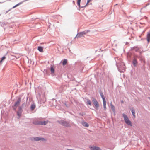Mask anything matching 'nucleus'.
<instances>
[{
    "label": "nucleus",
    "mask_w": 150,
    "mask_h": 150,
    "mask_svg": "<svg viewBox=\"0 0 150 150\" xmlns=\"http://www.w3.org/2000/svg\"><path fill=\"white\" fill-rule=\"evenodd\" d=\"M106 101L103 102V108H104V110H105L106 109Z\"/></svg>",
    "instance_id": "23"
},
{
    "label": "nucleus",
    "mask_w": 150,
    "mask_h": 150,
    "mask_svg": "<svg viewBox=\"0 0 150 150\" xmlns=\"http://www.w3.org/2000/svg\"><path fill=\"white\" fill-rule=\"evenodd\" d=\"M122 116L124 118L125 122L126 124L128 125L132 126V123L129 120L127 116L125 114L123 113Z\"/></svg>",
    "instance_id": "2"
},
{
    "label": "nucleus",
    "mask_w": 150,
    "mask_h": 150,
    "mask_svg": "<svg viewBox=\"0 0 150 150\" xmlns=\"http://www.w3.org/2000/svg\"><path fill=\"white\" fill-rule=\"evenodd\" d=\"M28 100V98H27L26 102H23L21 106H19L20 107H21L23 109H24L25 108L27 105V101Z\"/></svg>",
    "instance_id": "9"
},
{
    "label": "nucleus",
    "mask_w": 150,
    "mask_h": 150,
    "mask_svg": "<svg viewBox=\"0 0 150 150\" xmlns=\"http://www.w3.org/2000/svg\"><path fill=\"white\" fill-rule=\"evenodd\" d=\"M0 3H1V2H0Z\"/></svg>",
    "instance_id": "47"
},
{
    "label": "nucleus",
    "mask_w": 150,
    "mask_h": 150,
    "mask_svg": "<svg viewBox=\"0 0 150 150\" xmlns=\"http://www.w3.org/2000/svg\"><path fill=\"white\" fill-rule=\"evenodd\" d=\"M78 1H81V0H77Z\"/></svg>",
    "instance_id": "45"
},
{
    "label": "nucleus",
    "mask_w": 150,
    "mask_h": 150,
    "mask_svg": "<svg viewBox=\"0 0 150 150\" xmlns=\"http://www.w3.org/2000/svg\"><path fill=\"white\" fill-rule=\"evenodd\" d=\"M62 65L64 66L67 64V59H64L62 61Z\"/></svg>",
    "instance_id": "16"
},
{
    "label": "nucleus",
    "mask_w": 150,
    "mask_h": 150,
    "mask_svg": "<svg viewBox=\"0 0 150 150\" xmlns=\"http://www.w3.org/2000/svg\"><path fill=\"white\" fill-rule=\"evenodd\" d=\"M90 149L91 150H101L99 147L96 146H91Z\"/></svg>",
    "instance_id": "11"
},
{
    "label": "nucleus",
    "mask_w": 150,
    "mask_h": 150,
    "mask_svg": "<svg viewBox=\"0 0 150 150\" xmlns=\"http://www.w3.org/2000/svg\"><path fill=\"white\" fill-rule=\"evenodd\" d=\"M82 125L86 127H88L89 126L88 124L86 122L84 121H83L82 122Z\"/></svg>",
    "instance_id": "15"
},
{
    "label": "nucleus",
    "mask_w": 150,
    "mask_h": 150,
    "mask_svg": "<svg viewBox=\"0 0 150 150\" xmlns=\"http://www.w3.org/2000/svg\"><path fill=\"white\" fill-rule=\"evenodd\" d=\"M11 107H12V108H13V110H14V111H16V108L18 107H15V106H14V105H13Z\"/></svg>",
    "instance_id": "25"
},
{
    "label": "nucleus",
    "mask_w": 150,
    "mask_h": 150,
    "mask_svg": "<svg viewBox=\"0 0 150 150\" xmlns=\"http://www.w3.org/2000/svg\"><path fill=\"white\" fill-rule=\"evenodd\" d=\"M36 107V105L35 103H33L32 104L30 107V109L32 110H33Z\"/></svg>",
    "instance_id": "13"
},
{
    "label": "nucleus",
    "mask_w": 150,
    "mask_h": 150,
    "mask_svg": "<svg viewBox=\"0 0 150 150\" xmlns=\"http://www.w3.org/2000/svg\"><path fill=\"white\" fill-rule=\"evenodd\" d=\"M3 61L1 59L0 61V65H1L2 63V62Z\"/></svg>",
    "instance_id": "36"
},
{
    "label": "nucleus",
    "mask_w": 150,
    "mask_h": 150,
    "mask_svg": "<svg viewBox=\"0 0 150 150\" xmlns=\"http://www.w3.org/2000/svg\"><path fill=\"white\" fill-rule=\"evenodd\" d=\"M7 24V22H4L2 23L1 26H4V25H6Z\"/></svg>",
    "instance_id": "27"
},
{
    "label": "nucleus",
    "mask_w": 150,
    "mask_h": 150,
    "mask_svg": "<svg viewBox=\"0 0 150 150\" xmlns=\"http://www.w3.org/2000/svg\"><path fill=\"white\" fill-rule=\"evenodd\" d=\"M33 123L36 125H40V121L35 122Z\"/></svg>",
    "instance_id": "24"
},
{
    "label": "nucleus",
    "mask_w": 150,
    "mask_h": 150,
    "mask_svg": "<svg viewBox=\"0 0 150 150\" xmlns=\"http://www.w3.org/2000/svg\"><path fill=\"white\" fill-rule=\"evenodd\" d=\"M85 32L84 31L79 32L77 33L75 38H80L82 37L83 35H85Z\"/></svg>",
    "instance_id": "6"
},
{
    "label": "nucleus",
    "mask_w": 150,
    "mask_h": 150,
    "mask_svg": "<svg viewBox=\"0 0 150 150\" xmlns=\"http://www.w3.org/2000/svg\"><path fill=\"white\" fill-rule=\"evenodd\" d=\"M122 65H123V67L122 68V70H125V66L124 65V64L123 63H122Z\"/></svg>",
    "instance_id": "31"
},
{
    "label": "nucleus",
    "mask_w": 150,
    "mask_h": 150,
    "mask_svg": "<svg viewBox=\"0 0 150 150\" xmlns=\"http://www.w3.org/2000/svg\"><path fill=\"white\" fill-rule=\"evenodd\" d=\"M79 115L81 116H84L86 114L84 112H82V113H79Z\"/></svg>",
    "instance_id": "28"
},
{
    "label": "nucleus",
    "mask_w": 150,
    "mask_h": 150,
    "mask_svg": "<svg viewBox=\"0 0 150 150\" xmlns=\"http://www.w3.org/2000/svg\"><path fill=\"white\" fill-rule=\"evenodd\" d=\"M64 105H65V106L67 107V108H68L69 107V105H68L66 103H64Z\"/></svg>",
    "instance_id": "37"
},
{
    "label": "nucleus",
    "mask_w": 150,
    "mask_h": 150,
    "mask_svg": "<svg viewBox=\"0 0 150 150\" xmlns=\"http://www.w3.org/2000/svg\"><path fill=\"white\" fill-rule=\"evenodd\" d=\"M123 102H124V101H123V100H122V101H121V103H123Z\"/></svg>",
    "instance_id": "41"
},
{
    "label": "nucleus",
    "mask_w": 150,
    "mask_h": 150,
    "mask_svg": "<svg viewBox=\"0 0 150 150\" xmlns=\"http://www.w3.org/2000/svg\"><path fill=\"white\" fill-rule=\"evenodd\" d=\"M117 68H118V70L120 72H122V71H121L120 70V68L118 67V66L117 65Z\"/></svg>",
    "instance_id": "38"
},
{
    "label": "nucleus",
    "mask_w": 150,
    "mask_h": 150,
    "mask_svg": "<svg viewBox=\"0 0 150 150\" xmlns=\"http://www.w3.org/2000/svg\"><path fill=\"white\" fill-rule=\"evenodd\" d=\"M130 110L132 113V115L135 118L136 116L135 115V112L134 108L132 107L130 109Z\"/></svg>",
    "instance_id": "12"
},
{
    "label": "nucleus",
    "mask_w": 150,
    "mask_h": 150,
    "mask_svg": "<svg viewBox=\"0 0 150 150\" xmlns=\"http://www.w3.org/2000/svg\"><path fill=\"white\" fill-rule=\"evenodd\" d=\"M131 49L132 50H134L136 51L137 52V51H138V50H139V48L138 47H137L134 46L132 47H131Z\"/></svg>",
    "instance_id": "22"
},
{
    "label": "nucleus",
    "mask_w": 150,
    "mask_h": 150,
    "mask_svg": "<svg viewBox=\"0 0 150 150\" xmlns=\"http://www.w3.org/2000/svg\"><path fill=\"white\" fill-rule=\"evenodd\" d=\"M91 1V0H87L86 4L87 5L88 4L90 1Z\"/></svg>",
    "instance_id": "35"
},
{
    "label": "nucleus",
    "mask_w": 150,
    "mask_h": 150,
    "mask_svg": "<svg viewBox=\"0 0 150 150\" xmlns=\"http://www.w3.org/2000/svg\"><path fill=\"white\" fill-rule=\"evenodd\" d=\"M73 3L74 4H75V1H73Z\"/></svg>",
    "instance_id": "43"
},
{
    "label": "nucleus",
    "mask_w": 150,
    "mask_h": 150,
    "mask_svg": "<svg viewBox=\"0 0 150 150\" xmlns=\"http://www.w3.org/2000/svg\"><path fill=\"white\" fill-rule=\"evenodd\" d=\"M110 106H111V109L112 110V111L114 112H115V107L114 106V105L112 104V102H111V103H110Z\"/></svg>",
    "instance_id": "20"
},
{
    "label": "nucleus",
    "mask_w": 150,
    "mask_h": 150,
    "mask_svg": "<svg viewBox=\"0 0 150 150\" xmlns=\"http://www.w3.org/2000/svg\"><path fill=\"white\" fill-rule=\"evenodd\" d=\"M6 54H5V55L4 56L2 57V58H1V59L3 61L4 59H5L6 57Z\"/></svg>",
    "instance_id": "26"
},
{
    "label": "nucleus",
    "mask_w": 150,
    "mask_h": 150,
    "mask_svg": "<svg viewBox=\"0 0 150 150\" xmlns=\"http://www.w3.org/2000/svg\"><path fill=\"white\" fill-rule=\"evenodd\" d=\"M23 1H22V2H20L19 3H18V4H17L16 5V6L17 7V6H19L20 5L22 4L23 3Z\"/></svg>",
    "instance_id": "29"
},
{
    "label": "nucleus",
    "mask_w": 150,
    "mask_h": 150,
    "mask_svg": "<svg viewBox=\"0 0 150 150\" xmlns=\"http://www.w3.org/2000/svg\"><path fill=\"white\" fill-rule=\"evenodd\" d=\"M86 103L87 105H89L90 106L91 105V100L88 98H87L86 99Z\"/></svg>",
    "instance_id": "18"
},
{
    "label": "nucleus",
    "mask_w": 150,
    "mask_h": 150,
    "mask_svg": "<svg viewBox=\"0 0 150 150\" xmlns=\"http://www.w3.org/2000/svg\"><path fill=\"white\" fill-rule=\"evenodd\" d=\"M16 5H15V6H13V7H12V8H14L16 7Z\"/></svg>",
    "instance_id": "40"
},
{
    "label": "nucleus",
    "mask_w": 150,
    "mask_h": 150,
    "mask_svg": "<svg viewBox=\"0 0 150 150\" xmlns=\"http://www.w3.org/2000/svg\"><path fill=\"white\" fill-rule=\"evenodd\" d=\"M57 122L59 124L65 127H71L69 122H67L63 120H61L58 121Z\"/></svg>",
    "instance_id": "1"
},
{
    "label": "nucleus",
    "mask_w": 150,
    "mask_h": 150,
    "mask_svg": "<svg viewBox=\"0 0 150 150\" xmlns=\"http://www.w3.org/2000/svg\"><path fill=\"white\" fill-rule=\"evenodd\" d=\"M23 1H22V2H20L19 3H18V4H17L16 5V6L17 7V6H19L20 5L22 4L23 3Z\"/></svg>",
    "instance_id": "30"
},
{
    "label": "nucleus",
    "mask_w": 150,
    "mask_h": 150,
    "mask_svg": "<svg viewBox=\"0 0 150 150\" xmlns=\"http://www.w3.org/2000/svg\"><path fill=\"white\" fill-rule=\"evenodd\" d=\"M92 102L94 104V105H95V106L96 108H98L99 106V104L98 103L97 101L96 100L95 98H93L92 100Z\"/></svg>",
    "instance_id": "7"
},
{
    "label": "nucleus",
    "mask_w": 150,
    "mask_h": 150,
    "mask_svg": "<svg viewBox=\"0 0 150 150\" xmlns=\"http://www.w3.org/2000/svg\"><path fill=\"white\" fill-rule=\"evenodd\" d=\"M132 64L134 67H136L137 63V61L136 58L134 57L132 60Z\"/></svg>",
    "instance_id": "8"
},
{
    "label": "nucleus",
    "mask_w": 150,
    "mask_h": 150,
    "mask_svg": "<svg viewBox=\"0 0 150 150\" xmlns=\"http://www.w3.org/2000/svg\"><path fill=\"white\" fill-rule=\"evenodd\" d=\"M90 31L89 30H85L84 31L86 32L85 33V34H86V33H88V32H89Z\"/></svg>",
    "instance_id": "34"
},
{
    "label": "nucleus",
    "mask_w": 150,
    "mask_h": 150,
    "mask_svg": "<svg viewBox=\"0 0 150 150\" xmlns=\"http://www.w3.org/2000/svg\"><path fill=\"white\" fill-rule=\"evenodd\" d=\"M81 1H77V5H80Z\"/></svg>",
    "instance_id": "32"
},
{
    "label": "nucleus",
    "mask_w": 150,
    "mask_h": 150,
    "mask_svg": "<svg viewBox=\"0 0 150 150\" xmlns=\"http://www.w3.org/2000/svg\"><path fill=\"white\" fill-rule=\"evenodd\" d=\"M30 139L32 141H37L40 140L44 141L45 139L42 137H31L30 138Z\"/></svg>",
    "instance_id": "4"
},
{
    "label": "nucleus",
    "mask_w": 150,
    "mask_h": 150,
    "mask_svg": "<svg viewBox=\"0 0 150 150\" xmlns=\"http://www.w3.org/2000/svg\"><path fill=\"white\" fill-rule=\"evenodd\" d=\"M147 40L148 43L150 41V33H148L147 35Z\"/></svg>",
    "instance_id": "21"
},
{
    "label": "nucleus",
    "mask_w": 150,
    "mask_h": 150,
    "mask_svg": "<svg viewBox=\"0 0 150 150\" xmlns=\"http://www.w3.org/2000/svg\"><path fill=\"white\" fill-rule=\"evenodd\" d=\"M87 5L86 4L85 6H81V8H83L84 7H86Z\"/></svg>",
    "instance_id": "33"
},
{
    "label": "nucleus",
    "mask_w": 150,
    "mask_h": 150,
    "mask_svg": "<svg viewBox=\"0 0 150 150\" xmlns=\"http://www.w3.org/2000/svg\"><path fill=\"white\" fill-rule=\"evenodd\" d=\"M108 79H112V78H108Z\"/></svg>",
    "instance_id": "42"
},
{
    "label": "nucleus",
    "mask_w": 150,
    "mask_h": 150,
    "mask_svg": "<svg viewBox=\"0 0 150 150\" xmlns=\"http://www.w3.org/2000/svg\"><path fill=\"white\" fill-rule=\"evenodd\" d=\"M21 100V98L20 97H18L17 100L14 103V105L15 107H18L20 105Z\"/></svg>",
    "instance_id": "5"
},
{
    "label": "nucleus",
    "mask_w": 150,
    "mask_h": 150,
    "mask_svg": "<svg viewBox=\"0 0 150 150\" xmlns=\"http://www.w3.org/2000/svg\"><path fill=\"white\" fill-rule=\"evenodd\" d=\"M23 109L20 106H18V109L16 111V114L18 116V118H20L21 116L22 113L23 112Z\"/></svg>",
    "instance_id": "3"
},
{
    "label": "nucleus",
    "mask_w": 150,
    "mask_h": 150,
    "mask_svg": "<svg viewBox=\"0 0 150 150\" xmlns=\"http://www.w3.org/2000/svg\"><path fill=\"white\" fill-rule=\"evenodd\" d=\"M78 6L79 7V10H80L79 8H81V6L80 5H78Z\"/></svg>",
    "instance_id": "39"
},
{
    "label": "nucleus",
    "mask_w": 150,
    "mask_h": 150,
    "mask_svg": "<svg viewBox=\"0 0 150 150\" xmlns=\"http://www.w3.org/2000/svg\"><path fill=\"white\" fill-rule=\"evenodd\" d=\"M117 4H116L115 5V6H117Z\"/></svg>",
    "instance_id": "46"
},
{
    "label": "nucleus",
    "mask_w": 150,
    "mask_h": 150,
    "mask_svg": "<svg viewBox=\"0 0 150 150\" xmlns=\"http://www.w3.org/2000/svg\"><path fill=\"white\" fill-rule=\"evenodd\" d=\"M99 93H100V94L101 98L102 99L103 101H103H106V100L105 98V97L103 95V94L101 91H100Z\"/></svg>",
    "instance_id": "10"
},
{
    "label": "nucleus",
    "mask_w": 150,
    "mask_h": 150,
    "mask_svg": "<svg viewBox=\"0 0 150 150\" xmlns=\"http://www.w3.org/2000/svg\"><path fill=\"white\" fill-rule=\"evenodd\" d=\"M50 70L51 74H54V73L55 70L53 66L51 65Z\"/></svg>",
    "instance_id": "17"
},
{
    "label": "nucleus",
    "mask_w": 150,
    "mask_h": 150,
    "mask_svg": "<svg viewBox=\"0 0 150 150\" xmlns=\"http://www.w3.org/2000/svg\"><path fill=\"white\" fill-rule=\"evenodd\" d=\"M139 53H140V54H141L142 53V52H140Z\"/></svg>",
    "instance_id": "44"
},
{
    "label": "nucleus",
    "mask_w": 150,
    "mask_h": 150,
    "mask_svg": "<svg viewBox=\"0 0 150 150\" xmlns=\"http://www.w3.org/2000/svg\"><path fill=\"white\" fill-rule=\"evenodd\" d=\"M38 50L40 52H43V47L42 46H38Z\"/></svg>",
    "instance_id": "14"
},
{
    "label": "nucleus",
    "mask_w": 150,
    "mask_h": 150,
    "mask_svg": "<svg viewBox=\"0 0 150 150\" xmlns=\"http://www.w3.org/2000/svg\"><path fill=\"white\" fill-rule=\"evenodd\" d=\"M47 122L46 121H40V125H46L47 123Z\"/></svg>",
    "instance_id": "19"
}]
</instances>
